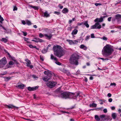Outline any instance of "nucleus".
<instances>
[{"mask_svg":"<svg viewBox=\"0 0 121 121\" xmlns=\"http://www.w3.org/2000/svg\"><path fill=\"white\" fill-rule=\"evenodd\" d=\"M53 48L54 54L57 56L60 57L64 54L63 48L60 46L56 45L54 46Z\"/></svg>","mask_w":121,"mask_h":121,"instance_id":"1","label":"nucleus"},{"mask_svg":"<svg viewBox=\"0 0 121 121\" xmlns=\"http://www.w3.org/2000/svg\"><path fill=\"white\" fill-rule=\"evenodd\" d=\"M113 52L112 48L109 44H107L105 46L102 51V53L103 56L111 55Z\"/></svg>","mask_w":121,"mask_h":121,"instance_id":"2","label":"nucleus"},{"mask_svg":"<svg viewBox=\"0 0 121 121\" xmlns=\"http://www.w3.org/2000/svg\"><path fill=\"white\" fill-rule=\"evenodd\" d=\"M78 55L76 53L73 54L70 56L69 60L70 63L72 64L77 65L78 64Z\"/></svg>","mask_w":121,"mask_h":121,"instance_id":"3","label":"nucleus"},{"mask_svg":"<svg viewBox=\"0 0 121 121\" xmlns=\"http://www.w3.org/2000/svg\"><path fill=\"white\" fill-rule=\"evenodd\" d=\"M7 63L6 58L4 57L0 60V68L4 67Z\"/></svg>","mask_w":121,"mask_h":121,"instance_id":"4","label":"nucleus"},{"mask_svg":"<svg viewBox=\"0 0 121 121\" xmlns=\"http://www.w3.org/2000/svg\"><path fill=\"white\" fill-rule=\"evenodd\" d=\"M56 84V82H48L46 83L47 85L50 88H52Z\"/></svg>","mask_w":121,"mask_h":121,"instance_id":"5","label":"nucleus"},{"mask_svg":"<svg viewBox=\"0 0 121 121\" xmlns=\"http://www.w3.org/2000/svg\"><path fill=\"white\" fill-rule=\"evenodd\" d=\"M101 26L98 22H96L91 27V29H99L101 28Z\"/></svg>","mask_w":121,"mask_h":121,"instance_id":"6","label":"nucleus"},{"mask_svg":"<svg viewBox=\"0 0 121 121\" xmlns=\"http://www.w3.org/2000/svg\"><path fill=\"white\" fill-rule=\"evenodd\" d=\"M69 93L64 92L60 95V96L62 98L66 99L69 98Z\"/></svg>","mask_w":121,"mask_h":121,"instance_id":"7","label":"nucleus"},{"mask_svg":"<svg viewBox=\"0 0 121 121\" xmlns=\"http://www.w3.org/2000/svg\"><path fill=\"white\" fill-rule=\"evenodd\" d=\"M38 88V86L32 87L29 86L28 87V89L29 91H34L36 90Z\"/></svg>","mask_w":121,"mask_h":121,"instance_id":"8","label":"nucleus"},{"mask_svg":"<svg viewBox=\"0 0 121 121\" xmlns=\"http://www.w3.org/2000/svg\"><path fill=\"white\" fill-rule=\"evenodd\" d=\"M32 41L35 42H42L43 41L42 39H40L39 38H35L34 40H32Z\"/></svg>","mask_w":121,"mask_h":121,"instance_id":"9","label":"nucleus"},{"mask_svg":"<svg viewBox=\"0 0 121 121\" xmlns=\"http://www.w3.org/2000/svg\"><path fill=\"white\" fill-rule=\"evenodd\" d=\"M44 36L47 39H49L52 37V35L51 34H45L44 35Z\"/></svg>","mask_w":121,"mask_h":121,"instance_id":"10","label":"nucleus"},{"mask_svg":"<svg viewBox=\"0 0 121 121\" xmlns=\"http://www.w3.org/2000/svg\"><path fill=\"white\" fill-rule=\"evenodd\" d=\"M51 76H47L43 78V80L45 81H48L51 78Z\"/></svg>","mask_w":121,"mask_h":121,"instance_id":"11","label":"nucleus"},{"mask_svg":"<svg viewBox=\"0 0 121 121\" xmlns=\"http://www.w3.org/2000/svg\"><path fill=\"white\" fill-rule=\"evenodd\" d=\"M103 21V19L102 18V19L101 17L99 18H97L94 20V22H101Z\"/></svg>","mask_w":121,"mask_h":121,"instance_id":"12","label":"nucleus"},{"mask_svg":"<svg viewBox=\"0 0 121 121\" xmlns=\"http://www.w3.org/2000/svg\"><path fill=\"white\" fill-rule=\"evenodd\" d=\"M78 32V30L75 29L72 31L71 33V35L73 36L74 35L76 34Z\"/></svg>","mask_w":121,"mask_h":121,"instance_id":"13","label":"nucleus"},{"mask_svg":"<svg viewBox=\"0 0 121 121\" xmlns=\"http://www.w3.org/2000/svg\"><path fill=\"white\" fill-rule=\"evenodd\" d=\"M43 14L44 17H49L50 16L49 14H48V13L46 11L43 13Z\"/></svg>","mask_w":121,"mask_h":121,"instance_id":"14","label":"nucleus"},{"mask_svg":"<svg viewBox=\"0 0 121 121\" xmlns=\"http://www.w3.org/2000/svg\"><path fill=\"white\" fill-rule=\"evenodd\" d=\"M25 86V85L22 84H21L17 85V87L21 89H23L24 87Z\"/></svg>","mask_w":121,"mask_h":121,"instance_id":"15","label":"nucleus"},{"mask_svg":"<svg viewBox=\"0 0 121 121\" xmlns=\"http://www.w3.org/2000/svg\"><path fill=\"white\" fill-rule=\"evenodd\" d=\"M74 95V94L71 93H69V98H73V95Z\"/></svg>","mask_w":121,"mask_h":121,"instance_id":"16","label":"nucleus"},{"mask_svg":"<svg viewBox=\"0 0 121 121\" xmlns=\"http://www.w3.org/2000/svg\"><path fill=\"white\" fill-rule=\"evenodd\" d=\"M51 58L52 60H54L55 61L57 60V59L56 57H54L52 54H51Z\"/></svg>","mask_w":121,"mask_h":121,"instance_id":"17","label":"nucleus"},{"mask_svg":"<svg viewBox=\"0 0 121 121\" xmlns=\"http://www.w3.org/2000/svg\"><path fill=\"white\" fill-rule=\"evenodd\" d=\"M51 58L52 60H54L55 61L57 60V59L56 57H54L52 54H51Z\"/></svg>","mask_w":121,"mask_h":121,"instance_id":"18","label":"nucleus"},{"mask_svg":"<svg viewBox=\"0 0 121 121\" xmlns=\"http://www.w3.org/2000/svg\"><path fill=\"white\" fill-rule=\"evenodd\" d=\"M26 61V65L27 66H29V65L31 64L30 61L28 59H26L25 60Z\"/></svg>","mask_w":121,"mask_h":121,"instance_id":"19","label":"nucleus"},{"mask_svg":"<svg viewBox=\"0 0 121 121\" xmlns=\"http://www.w3.org/2000/svg\"><path fill=\"white\" fill-rule=\"evenodd\" d=\"M80 48L81 49H83L85 50L87 49V47L83 44L81 45L80 46Z\"/></svg>","mask_w":121,"mask_h":121,"instance_id":"20","label":"nucleus"},{"mask_svg":"<svg viewBox=\"0 0 121 121\" xmlns=\"http://www.w3.org/2000/svg\"><path fill=\"white\" fill-rule=\"evenodd\" d=\"M44 74H47V76H52V73L50 72H48L46 71H45L44 72Z\"/></svg>","mask_w":121,"mask_h":121,"instance_id":"21","label":"nucleus"},{"mask_svg":"<svg viewBox=\"0 0 121 121\" xmlns=\"http://www.w3.org/2000/svg\"><path fill=\"white\" fill-rule=\"evenodd\" d=\"M68 11V9L66 8H64L62 11V12L63 13H67Z\"/></svg>","mask_w":121,"mask_h":121,"instance_id":"22","label":"nucleus"},{"mask_svg":"<svg viewBox=\"0 0 121 121\" xmlns=\"http://www.w3.org/2000/svg\"><path fill=\"white\" fill-rule=\"evenodd\" d=\"M30 7L34 9L35 10H38L39 9L38 7L37 6H33L32 5H30Z\"/></svg>","mask_w":121,"mask_h":121,"instance_id":"23","label":"nucleus"},{"mask_svg":"<svg viewBox=\"0 0 121 121\" xmlns=\"http://www.w3.org/2000/svg\"><path fill=\"white\" fill-rule=\"evenodd\" d=\"M83 24L87 28H88L89 26V25L88 23V22L87 21H85L83 22Z\"/></svg>","mask_w":121,"mask_h":121,"instance_id":"24","label":"nucleus"},{"mask_svg":"<svg viewBox=\"0 0 121 121\" xmlns=\"http://www.w3.org/2000/svg\"><path fill=\"white\" fill-rule=\"evenodd\" d=\"M117 114L116 113H113L112 114V116L113 119H115L117 116Z\"/></svg>","mask_w":121,"mask_h":121,"instance_id":"25","label":"nucleus"},{"mask_svg":"<svg viewBox=\"0 0 121 121\" xmlns=\"http://www.w3.org/2000/svg\"><path fill=\"white\" fill-rule=\"evenodd\" d=\"M95 119L97 121H99L100 120V118L97 115L95 116Z\"/></svg>","mask_w":121,"mask_h":121,"instance_id":"26","label":"nucleus"},{"mask_svg":"<svg viewBox=\"0 0 121 121\" xmlns=\"http://www.w3.org/2000/svg\"><path fill=\"white\" fill-rule=\"evenodd\" d=\"M7 107H8V108H12L14 107L16 108H18L17 107H15V106L12 105H7Z\"/></svg>","mask_w":121,"mask_h":121,"instance_id":"27","label":"nucleus"},{"mask_svg":"<svg viewBox=\"0 0 121 121\" xmlns=\"http://www.w3.org/2000/svg\"><path fill=\"white\" fill-rule=\"evenodd\" d=\"M0 40L5 43H6L7 41V39L4 38H2Z\"/></svg>","mask_w":121,"mask_h":121,"instance_id":"28","label":"nucleus"},{"mask_svg":"<svg viewBox=\"0 0 121 121\" xmlns=\"http://www.w3.org/2000/svg\"><path fill=\"white\" fill-rule=\"evenodd\" d=\"M67 41L69 42V43L70 44L72 45L73 44V41L70 40L68 39L67 40Z\"/></svg>","mask_w":121,"mask_h":121,"instance_id":"29","label":"nucleus"},{"mask_svg":"<svg viewBox=\"0 0 121 121\" xmlns=\"http://www.w3.org/2000/svg\"><path fill=\"white\" fill-rule=\"evenodd\" d=\"M101 39L105 41H107L108 39L105 36H103V37L101 38Z\"/></svg>","mask_w":121,"mask_h":121,"instance_id":"30","label":"nucleus"},{"mask_svg":"<svg viewBox=\"0 0 121 121\" xmlns=\"http://www.w3.org/2000/svg\"><path fill=\"white\" fill-rule=\"evenodd\" d=\"M26 23L27 25H30L31 24V23L30 21L28 20H26Z\"/></svg>","mask_w":121,"mask_h":121,"instance_id":"31","label":"nucleus"},{"mask_svg":"<svg viewBox=\"0 0 121 121\" xmlns=\"http://www.w3.org/2000/svg\"><path fill=\"white\" fill-rule=\"evenodd\" d=\"M109 116L106 115V117L104 119V120H108L109 119Z\"/></svg>","mask_w":121,"mask_h":121,"instance_id":"32","label":"nucleus"},{"mask_svg":"<svg viewBox=\"0 0 121 121\" xmlns=\"http://www.w3.org/2000/svg\"><path fill=\"white\" fill-rule=\"evenodd\" d=\"M11 78L10 77H6L5 78V81H8Z\"/></svg>","mask_w":121,"mask_h":121,"instance_id":"33","label":"nucleus"},{"mask_svg":"<svg viewBox=\"0 0 121 121\" xmlns=\"http://www.w3.org/2000/svg\"><path fill=\"white\" fill-rule=\"evenodd\" d=\"M105 117L106 115H101L100 116V117L101 119H103V118H104L105 119Z\"/></svg>","mask_w":121,"mask_h":121,"instance_id":"34","label":"nucleus"},{"mask_svg":"<svg viewBox=\"0 0 121 121\" xmlns=\"http://www.w3.org/2000/svg\"><path fill=\"white\" fill-rule=\"evenodd\" d=\"M91 105L92 107H96L97 106V104H96L93 103L91 105H90V107L91 106Z\"/></svg>","mask_w":121,"mask_h":121,"instance_id":"35","label":"nucleus"},{"mask_svg":"<svg viewBox=\"0 0 121 121\" xmlns=\"http://www.w3.org/2000/svg\"><path fill=\"white\" fill-rule=\"evenodd\" d=\"M47 51V50L45 49H44L42 51V52L43 53H46Z\"/></svg>","mask_w":121,"mask_h":121,"instance_id":"36","label":"nucleus"},{"mask_svg":"<svg viewBox=\"0 0 121 121\" xmlns=\"http://www.w3.org/2000/svg\"><path fill=\"white\" fill-rule=\"evenodd\" d=\"M44 36V35L43 34H42L41 33H40L39 34V37L40 38H42Z\"/></svg>","mask_w":121,"mask_h":121,"instance_id":"37","label":"nucleus"},{"mask_svg":"<svg viewBox=\"0 0 121 121\" xmlns=\"http://www.w3.org/2000/svg\"><path fill=\"white\" fill-rule=\"evenodd\" d=\"M116 17L117 18H121V15L119 14H117L116 15Z\"/></svg>","mask_w":121,"mask_h":121,"instance_id":"38","label":"nucleus"},{"mask_svg":"<svg viewBox=\"0 0 121 121\" xmlns=\"http://www.w3.org/2000/svg\"><path fill=\"white\" fill-rule=\"evenodd\" d=\"M32 78H33L34 79H37L38 78V77L36 76V75H32Z\"/></svg>","mask_w":121,"mask_h":121,"instance_id":"39","label":"nucleus"},{"mask_svg":"<svg viewBox=\"0 0 121 121\" xmlns=\"http://www.w3.org/2000/svg\"><path fill=\"white\" fill-rule=\"evenodd\" d=\"M73 44H77L78 42V41L76 40H74L73 41Z\"/></svg>","mask_w":121,"mask_h":121,"instance_id":"40","label":"nucleus"},{"mask_svg":"<svg viewBox=\"0 0 121 121\" xmlns=\"http://www.w3.org/2000/svg\"><path fill=\"white\" fill-rule=\"evenodd\" d=\"M95 5L96 6H97L98 5H101V4L100 3H95Z\"/></svg>","mask_w":121,"mask_h":121,"instance_id":"41","label":"nucleus"},{"mask_svg":"<svg viewBox=\"0 0 121 121\" xmlns=\"http://www.w3.org/2000/svg\"><path fill=\"white\" fill-rule=\"evenodd\" d=\"M14 63L12 61H10L9 63V65H12L14 64Z\"/></svg>","mask_w":121,"mask_h":121,"instance_id":"42","label":"nucleus"},{"mask_svg":"<svg viewBox=\"0 0 121 121\" xmlns=\"http://www.w3.org/2000/svg\"><path fill=\"white\" fill-rule=\"evenodd\" d=\"M55 63L57 65H60L61 64L60 62L56 61L55 62Z\"/></svg>","mask_w":121,"mask_h":121,"instance_id":"43","label":"nucleus"},{"mask_svg":"<svg viewBox=\"0 0 121 121\" xmlns=\"http://www.w3.org/2000/svg\"><path fill=\"white\" fill-rule=\"evenodd\" d=\"M90 37V36H86V38L85 39V40H87L89 39Z\"/></svg>","mask_w":121,"mask_h":121,"instance_id":"44","label":"nucleus"},{"mask_svg":"<svg viewBox=\"0 0 121 121\" xmlns=\"http://www.w3.org/2000/svg\"><path fill=\"white\" fill-rule=\"evenodd\" d=\"M72 29V28L71 26L69 27L68 28V30H69L70 31H71Z\"/></svg>","mask_w":121,"mask_h":121,"instance_id":"45","label":"nucleus"},{"mask_svg":"<svg viewBox=\"0 0 121 121\" xmlns=\"http://www.w3.org/2000/svg\"><path fill=\"white\" fill-rule=\"evenodd\" d=\"M17 10V8L16 7V6H15L14 7L13 9V11H15V10Z\"/></svg>","mask_w":121,"mask_h":121,"instance_id":"46","label":"nucleus"},{"mask_svg":"<svg viewBox=\"0 0 121 121\" xmlns=\"http://www.w3.org/2000/svg\"><path fill=\"white\" fill-rule=\"evenodd\" d=\"M91 38H94L95 36H94V34H92L91 35Z\"/></svg>","mask_w":121,"mask_h":121,"instance_id":"47","label":"nucleus"},{"mask_svg":"<svg viewBox=\"0 0 121 121\" xmlns=\"http://www.w3.org/2000/svg\"><path fill=\"white\" fill-rule=\"evenodd\" d=\"M22 33H23V35L24 36H26L27 35V34L26 32H24L23 31H22Z\"/></svg>","mask_w":121,"mask_h":121,"instance_id":"48","label":"nucleus"},{"mask_svg":"<svg viewBox=\"0 0 121 121\" xmlns=\"http://www.w3.org/2000/svg\"><path fill=\"white\" fill-rule=\"evenodd\" d=\"M83 24V22H81V23H79H79H78V26L81 25H82Z\"/></svg>","mask_w":121,"mask_h":121,"instance_id":"49","label":"nucleus"},{"mask_svg":"<svg viewBox=\"0 0 121 121\" xmlns=\"http://www.w3.org/2000/svg\"><path fill=\"white\" fill-rule=\"evenodd\" d=\"M40 59L42 60V61H43L44 60V59H43V57L42 56H40Z\"/></svg>","mask_w":121,"mask_h":121,"instance_id":"50","label":"nucleus"},{"mask_svg":"<svg viewBox=\"0 0 121 121\" xmlns=\"http://www.w3.org/2000/svg\"><path fill=\"white\" fill-rule=\"evenodd\" d=\"M54 13L56 14L57 15H58L60 14V12L57 11L54 12Z\"/></svg>","mask_w":121,"mask_h":121,"instance_id":"51","label":"nucleus"},{"mask_svg":"<svg viewBox=\"0 0 121 121\" xmlns=\"http://www.w3.org/2000/svg\"><path fill=\"white\" fill-rule=\"evenodd\" d=\"M116 84L115 83H111L110 84L111 86L114 85V86H116Z\"/></svg>","mask_w":121,"mask_h":121,"instance_id":"52","label":"nucleus"},{"mask_svg":"<svg viewBox=\"0 0 121 121\" xmlns=\"http://www.w3.org/2000/svg\"><path fill=\"white\" fill-rule=\"evenodd\" d=\"M111 18L112 17H108V21L109 22L110 21H111Z\"/></svg>","mask_w":121,"mask_h":121,"instance_id":"53","label":"nucleus"},{"mask_svg":"<svg viewBox=\"0 0 121 121\" xmlns=\"http://www.w3.org/2000/svg\"><path fill=\"white\" fill-rule=\"evenodd\" d=\"M103 111L105 113H106L107 112V109H104L103 110Z\"/></svg>","mask_w":121,"mask_h":121,"instance_id":"54","label":"nucleus"},{"mask_svg":"<svg viewBox=\"0 0 121 121\" xmlns=\"http://www.w3.org/2000/svg\"><path fill=\"white\" fill-rule=\"evenodd\" d=\"M112 99L111 98H110L109 99H108V101L110 102H111L112 101Z\"/></svg>","mask_w":121,"mask_h":121,"instance_id":"55","label":"nucleus"},{"mask_svg":"<svg viewBox=\"0 0 121 121\" xmlns=\"http://www.w3.org/2000/svg\"><path fill=\"white\" fill-rule=\"evenodd\" d=\"M60 88L59 87V88H58L56 90V91H57V92H59L60 91Z\"/></svg>","mask_w":121,"mask_h":121,"instance_id":"56","label":"nucleus"},{"mask_svg":"<svg viewBox=\"0 0 121 121\" xmlns=\"http://www.w3.org/2000/svg\"><path fill=\"white\" fill-rule=\"evenodd\" d=\"M22 23L23 25H25L26 24L24 20L22 21Z\"/></svg>","mask_w":121,"mask_h":121,"instance_id":"57","label":"nucleus"},{"mask_svg":"<svg viewBox=\"0 0 121 121\" xmlns=\"http://www.w3.org/2000/svg\"><path fill=\"white\" fill-rule=\"evenodd\" d=\"M107 95L109 97H110L112 95L110 93H109Z\"/></svg>","mask_w":121,"mask_h":121,"instance_id":"58","label":"nucleus"},{"mask_svg":"<svg viewBox=\"0 0 121 121\" xmlns=\"http://www.w3.org/2000/svg\"><path fill=\"white\" fill-rule=\"evenodd\" d=\"M0 20L2 21H3L4 20V19L1 16L0 17Z\"/></svg>","mask_w":121,"mask_h":121,"instance_id":"59","label":"nucleus"},{"mask_svg":"<svg viewBox=\"0 0 121 121\" xmlns=\"http://www.w3.org/2000/svg\"><path fill=\"white\" fill-rule=\"evenodd\" d=\"M29 46L31 48H33V46L32 45H29Z\"/></svg>","mask_w":121,"mask_h":121,"instance_id":"60","label":"nucleus"},{"mask_svg":"<svg viewBox=\"0 0 121 121\" xmlns=\"http://www.w3.org/2000/svg\"><path fill=\"white\" fill-rule=\"evenodd\" d=\"M111 108V109L112 110H114V109H115V108L114 107V106H113V107H112Z\"/></svg>","mask_w":121,"mask_h":121,"instance_id":"61","label":"nucleus"},{"mask_svg":"<svg viewBox=\"0 0 121 121\" xmlns=\"http://www.w3.org/2000/svg\"><path fill=\"white\" fill-rule=\"evenodd\" d=\"M59 7L60 8V9H62L63 8V6L62 5L59 6Z\"/></svg>","mask_w":121,"mask_h":121,"instance_id":"62","label":"nucleus"},{"mask_svg":"<svg viewBox=\"0 0 121 121\" xmlns=\"http://www.w3.org/2000/svg\"><path fill=\"white\" fill-rule=\"evenodd\" d=\"M77 98V96L76 95L74 94V95H73V99H75Z\"/></svg>","mask_w":121,"mask_h":121,"instance_id":"63","label":"nucleus"},{"mask_svg":"<svg viewBox=\"0 0 121 121\" xmlns=\"http://www.w3.org/2000/svg\"><path fill=\"white\" fill-rule=\"evenodd\" d=\"M93 77L92 76H91L90 77V79L91 80H92L93 79Z\"/></svg>","mask_w":121,"mask_h":121,"instance_id":"64","label":"nucleus"}]
</instances>
